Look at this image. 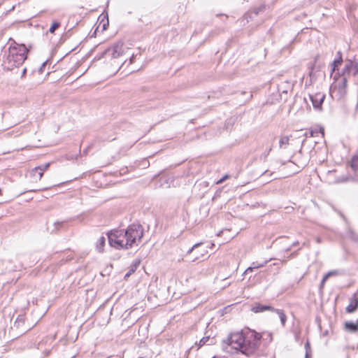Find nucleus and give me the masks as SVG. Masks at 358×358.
Segmentation results:
<instances>
[{
    "mask_svg": "<svg viewBox=\"0 0 358 358\" xmlns=\"http://www.w3.org/2000/svg\"><path fill=\"white\" fill-rule=\"evenodd\" d=\"M261 338L260 334L248 329L230 334L227 339L223 340L222 348L227 352L231 348L250 356L259 347Z\"/></svg>",
    "mask_w": 358,
    "mask_h": 358,
    "instance_id": "nucleus-1",
    "label": "nucleus"
},
{
    "mask_svg": "<svg viewBox=\"0 0 358 358\" xmlns=\"http://www.w3.org/2000/svg\"><path fill=\"white\" fill-rule=\"evenodd\" d=\"M143 236L141 224H132L126 229H115L108 234L109 244L117 250H129L138 247Z\"/></svg>",
    "mask_w": 358,
    "mask_h": 358,
    "instance_id": "nucleus-2",
    "label": "nucleus"
},
{
    "mask_svg": "<svg viewBox=\"0 0 358 358\" xmlns=\"http://www.w3.org/2000/svg\"><path fill=\"white\" fill-rule=\"evenodd\" d=\"M28 49L24 44L17 43L13 41L2 59V66L8 71L21 66L27 57Z\"/></svg>",
    "mask_w": 358,
    "mask_h": 358,
    "instance_id": "nucleus-3",
    "label": "nucleus"
},
{
    "mask_svg": "<svg viewBox=\"0 0 358 358\" xmlns=\"http://www.w3.org/2000/svg\"><path fill=\"white\" fill-rule=\"evenodd\" d=\"M358 73V65L357 63L352 62L351 61H348L345 64L344 69L343 70V76L342 83L343 86L344 87H346L347 85V76H355Z\"/></svg>",
    "mask_w": 358,
    "mask_h": 358,
    "instance_id": "nucleus-4",
    "label": "nucleus"
},
{
    "mask_svg": "<svg viewBox=\"0 0 358 358\" xmlns=\"http://www.w3.org/2000/svg\"><path fill=\"white\" fill-rule=\"evenodd\" d=\"M105 53L113 58H117L122 55L124 53L123 43L120 41L115 43L111 47L108 48Z\"/></svg>",
    "mask_w": 358,
    "mask_h": 358,
    "instance_id": "nucleus-5",
    "label": "nucleus"
},
{
    "mask_svg": "<svg viewBox=\"0 0 358 358\" xmlns=\"http://www.w3.org/2000/svg\"><path fill=\"white\" fill-rule=\"evenodd\" d=\"M309 98L313 103V108L317 110H322L325 94L322 92H317L314 94H309Z\"/></svg>",
    "mask_w": 358,
    "mask_h": 358,
    "instance_id": "nucleus-6",
    "label": "nucleus"
},
{
    "mask_svg": "<svg viewBox=\"0 0 358 358\" xmlns=\"http://www.w3.org/2000/svg\"><path fill=\"white\" fill-rule=\"evenodd\" d=\"M24 317L23 315H18L13 324V326L11 327V329H16L19 330L18 334L20 335L23 334L29 329V328L24 327Z\"/></svg>",
    "mask_w": 358,
    "mask_h": 358,
    "instance_id": "nucleus-7",
    "label": "nucleus"
},
{
    "mask_svg": "<svg viewBox=\"0 0 358 358\" xmlns=\"http://www.w3.org/2000/svg\"><path fill=\"white\" fill-rule=\"evenodd\" d=\"M358 308V294H354L350 299V303L346 307L345 310L348 313H352L356 311Z\"/></svg>",
    "mask_w": 358,
    "mask_h": 358,
    "instance_id": "nucleus-8",
    "label": "nucleus"
},
{
    "mask_svg": "<svg viewBox=\"0 0 358 358\" xmlns=\"http://www.w3.org/2000/svg\"><path fill=\"white\" fill-rule=\"evenodd\" d=\"M343 329L345 331L354 334L358 331V320L356 322L346 321L344 323Z\"/></svg>",
    "mask_w": 358,
    "mask_h": 358,
    "instance_id": "nucleus-9",
    "label": "nucleus"
},
{
    "mask_svg": "<svg viewBox=\"0 0 358 358\" xmlns=\"http://www.w3.org/2000/svg\"><path fill=\"white\" fill-rule=\"evenodd\" d=\"M274 310H275V308H273V307H271L270 306H265V305H262V304H259V303L255 304L252 307V310L254 313H261V312H264L265 310L274 311Z\"/></svg>",
    "mask_w": 358,
    "mask_h": 358,
    "instance_id": "nucleus-10",
    "label": "nucleus"
},
{
    "mask_svg": "<svg viewBox=\"0 0 358 358\" xmlns=\"http://www.w3.org/2000/svg\"><path fill=\"white\" fill-rule=\"evenodd\" d=\"M267 263H268L267 260L264 261V262H262L261 264H258L257 262H253L252 266L248 267L245 270V273H247L249 271H252L254 269H257V268H259L264 267Z\"/></svg>",
    "mask_w": 358,
    "mask_h": 358,
    "instance_id": "nucleus-11",
    "label": "nucleus"
},
{
    "mask_svg": "<svg viewBox=\"0 0 358 358\" xmlns=\"http://www.w3.org/2000/svg\"><path fill=\"white\" fill-rule=\"evenodd\" d=\"M139 264H140V261H136L130 266L129 271L124 275V279H127L128 277H129L132 273H134L136 271Z\"/></svg>",
    "mask_w": 358,
    "mask_h": 358,
    "instance_id": "nucleus-12",
    "label": "nucleus"
},
{
    "mask_svg": "<svg viewBox=\"0 0 358 358\" xmlns=\"http://www.w3.org/2000/svg\"><path fill=\"white\" fill-rule=\"evenodd\" d=\"M106 243V238L104 236H101L96 242V249L99 252L103 251V247Z\"/></svg>",
    "mask_w": 358,
    "mask_h": 358,
    "instance_id": "nucleus-13",
    "label": "nucleus"
},
{
    "mask_svg": "<svg viewBox=\"0 0 358 358\" xmlns=\"http://www.w3.org/2000/svg\"><path fill=\"white\" fill-rule=\"evenodd\" d=\"M274 312H275L278 315L280 322H281V324L284 327L285 325V322H286V320H287V317H286L285 314L284 313V312L282 310H279V309H275Z\"/></svg>",
    "mask_w": 358,
    "mask_h": 358,
    "instance_id": "nucleus-14",
    "label": "nucleus"
},
{
    "mask_svg": "<svg viewBox=\"0 0 358 358\" xmlns=\"http://www.w3.org/2000/svg\"><path fill=\"white\" fill-rule=\"evenodd\" d=\"M50 165V163H46V164L40 165L38 166H36L32 169V173L37 172L38 171H41L44 173L46 170H48Z\"/></svg>",
    "mask_w": 358,
    "mask_h": 358,
    "instance_id": "nucleus-15",
    "label": "nucleus"
},
{
    "mask_svg": "<svg viewBox=\"0 0 358 358\" xmlns=\"http://www.w3.org/2000/svg\"><path fill=\"white\" fill-rule=\"evenodd\" d=\"M289 136H282L280 139L279 144L280 148H285L289 144Z\"/></svg>",
    "mask_w": 358,
    "mask_h": 358,
    "instance_id": "nucleus-16",
    "label": "nucleus"
},
{
    "mask_svg": "<svg viewBox=\"0 0 358 358\" xmlns=\"http://www.w3.org/2000/svg\"><path fill=\"white\" fill-rule=\"evenodd\" d=\"M60 27V22H57V21H55L52 23L50 29H49V31L50 33L51 34H54L55 30L57 29H58L59 27Z\"/></svg>",
    "mask_w": 358,
    "mask_h": 358,
    "instance_id": "nucleus-17",
    "label": "nucleus"
},
{
    "mask_svg": "<svg viewBox=\"0 0 358 358\" xmlns=\"http://www.w3.org/2000/svg\"><path fill=\"white\" fill-rule=\"evenodd\" d=\"M310 137H314L318 133H321L322 136L324 135V129L322 128L320 129V131L315 130H310Z\"/></svg>",
    "mask_w": 358,
    "mask_h": 358,
    "instance_id": "nucleus-18",
    "label": "nucleus"
},
{
    "mask_svg": "<svg viewBox=\"0 0 358 358\" xmlns=\"http://www.w3.org/2000/svg\"><path fill=\"white\" fill-rule=\"evenodd\" d=\"M340 274V272L338 270L331 271L328 273H327L324 275H326V278H329L331 276H336Z\"/></svg>",
    "mask_w": 358,
    "mask_h": 358,
    "instance_id": "nucleus-19",
    "label": "nucleus"
},
{
    "mask_svg": "<svg viewBox=\"0 0 358 358\" xmlns=\"http://www.w3.org/2000/svg\"><path fill=\"white\" fill-rule=\"evenodd\" d=\"M31 174L33 175V176H34L36 179L41 180V178L43 177V171H38L37 172H34V173H32V172H31Z\"/></svg>",
    "mask_w": 358,
    "mask_h": 358,
    "instance_id": "nucleus-20",
    "label": "nucleus"
},
{
    "mask_svg": "<svg viewBox=\"0 0 358 358\" xmlns=\"http://www.w3.org/2000/svg\"><path fill=\"white\" fill-rule=\"evenodd\" d=\"M202 244V243H197L196 244H194L187 252V254H190L192 253L195 249H196L197 248H199L201 245Z\"/></svg>",
    "mask_w": 358,
    "mask_h": 358,
    "instance_id": "nucleus-21",
    "label": "nucleus"
},
{
    "mask_svg": "<svg viewBox=\"0 0 358 358\" xmlns=\"http://www.w3.org/2000/svg\"><path fill=\"white\" fill-rule=\"evenodd\" d=\"M209 340V337H203V338H201L199 341V346L201 347L203 345H204L207 341Z\"/></svg>",
    "mask_w": 358,
    "mask_h": 358,
    "instance_id": "nucleus-22",
    "label": "nucleus"
},
{
    "mask_svg": "<svg viewBox=\"0 0 358 358\" xmlns=\"http://www.w3.org/2000/svg\"><path fill=\"white\" fill-rule=\"evenodd\" d=\"M305 348H306V358H308V351L310 350V343H309L308 341H307L305 343Z\"/></svg>",
    "mask_w": 358,
    "mask_h": 358,
    "instance_id": "nucleus-23",
    "label": "nucleus"
},
{
    "mask_svg": "<svg viewBox=\"0 0 358 358\" xmlns=\"http://www.w3.org/2000/svg\"><path fill=\"white\" fill-rule=\"evenodd\" d=\"M341 62H342L341 58H340L339 59H335L334 61V71H335L336 66H338V65L341 64Z\"/></svg>",
    "mask_w": 358,
    "mask_h": 358,
    "instance_id": "nucleus-24",
    "label": "nucleus"
},
{
    "mask_svg": "<svg viewBox=\"0 0 358 358\" xmlns=\"http://www.w3.org/2000/svg\"><path fill=\"white\" fill-rule=\"evenodd\" d=\"M329 278H326V275H324L322 281H321V283H320V288H322L326 282V281L328 280Z\"/></svg>",
    "mask_w": 358,
    "mask_h": 358,
    "instance_id": "nucleus-25",
    "label": "nucleus"
},
{
    "mask_svg": "<svg viewBox=\"0 0 358 358\" xmlns=\"http://www.w3.org/2000/svg\"><path fill=\"white\" fill-rule=\"evenodd\" d=\"M229 178V176L228 175H225L224 176H223L221 179H220L218 181H217V184H221L226 179H227Z\"/></svg>",
    "mask_w": 358,
    "mask_h": 358,
    "instance_id": "nucleus-26",
    "label": "nucleus"
},
{
    "mask_svg": "<svg viewBox=\"0 0 358 358\" xmlns=\"http://www.w3.org/2000/svg\"><path fill=\"white\" fill-rule=\"evenodd\" d=\"M271 150H272V147L270 146L269 148L264 152V155L265 158L268 155V154Z\"/></svg>",
    "mask_w": 358,
    "mask_h": 358,
    "instance_id": "nucleus-27",
    "label": "nucleus"
},
{
    "mask_svg": "<svg viewBox=\"0 0 358 358\" xmlns=\"http://www.w3.org/2000/svg\"><path fill=\"white\" fill-rule=\"evenodd\" d=\"M265 8V6H262L261 7H259L257 10V11L256 12V14H258L259 12L263 10Z\"/></svg>",
    "mask_w": 358,
    "mask_h": 358,
    "instance_id": "nucleus-28",
    "label": "nucleus"
},
{
    "mask_svg": "<svg viewBox=\"0 0 358 358\" xmlns=\"http://www.w3.org/2000/svg\"><path fill=\"white\" fill-rule=\"evenodd\" d=\"M352 238H353L355 241H358V236L352 232Z\"/></svg>",
    "mask_w": 358,
    "mask_h": 358,
    "instance_id": "nucleus-29",
    "label": "nucleus"
},
{
    "mask_svg": "<svg viewBox=\"0 0 358 358\" xmlns=\"http://www.w3.org/2000/svg\"><path fill=\"white\" fill-rule=\"evenodd\" d=\"M304 136H305L306 138L310 137V133H309V131H306V132L304 133Z\"/></svg>",
    "mask_w": 358,
    "mask_h": 358,
    "instance_id": "nucleus-30",
    "label": "nucleus"
},
{
    "mask_svg": "<svg viewBox=\"0 0 358 358\" xmlns=\"http://www.w3.org/2000/svg\"><path fill=\"white\" fill-rule=\"evenodd\" d=\"M26 72H27V69H26V68H24V69H23L22 72V77H24V75H25Z\"/></svg>",
    "mask_w": 358,
    "mask_h": 358,
    "instance_id": "nucleus-31",
    "label": "nucleus"
},
{
    "mask_svg": "<svg viewBox=\"0 0 358 358\" xmlns=\"http://www.w3.org/2000/svg\"><path fill=\"white\" fill-rule=\"evenodd\" d=\"M207 250H203V251H201V256H204L206 254H207Z\"/></svg>",
    "mask_w": 358,
    "mask_h": 358,
    "instance_id": "nucleus-32",
    "label": "nucleus"
},
{
    "mask_svg": "<svg viewBox=\"0 0 358 358\" xmlns=\"http://www.w3.org/2000/svg\"><path fill=\"white\" fill-rule=\"evenodd\" d=\"M45 62L43 63L42 66L40 68V71H42L43 67L45 66Z\"/></svg>",
    "mask_w": 358,
    "mask_h": 358,
    "instance_id": "nucleus-33",
    "label": "nucleus"
},
{
    "mask_svg": "<svg viewBox=\"0 0 358 358\" xmlns=\"http://www.w3.org/2000/svg\"><path fill=\"white\" fill-rule=\"evenodd\" d=\"M133 59H134V55H132V57L130 58V63L133 62Z\"/></svg>",
    "mask_w": 358,
    "mask_h": 358,
    "instance_id": "nucleus-34",
    "label": "nucleus"
},
{
    "mask_svg": "<svg viewBox=\"0 0 358 358\" xmlns=\"http://www.w3.org/2000/svg\"><path fill=\"white\" fill-rule=\"evenodd\" d=\"M198 259H199V257H196L193 259V261H196V260H198Z\"/></svg>",
    "mask_w": 358,
    "mask_h": 358,
    "instance_id": "nucleus-35",
    "label": "nucleus"
},
{
    "mask_svg": "<svg viewBox=\"0 0 358 358\" xmlns=\"http://www.w3.org/2000/svg\"><path fill=\"white\" fill-rule=\"evenodd\" d=\"M268 171L264 172V175H266Z\"/></svg>",
    "mask_w": 358,
    "mask_h": 358,
    "instance_id": "nucleus-36",
    "label": "nucleus"
},
{
    "mask_svg": "<svg viewBox=\"0 0 358 358\" xmlns=\"http://www.w3.org/2000/svg\"><path fill=\"white\" fill-rule=\"evenodd\" d=\"M213 245H214V244H213V243H212V244L210 245V248H212Z\"/></svg>",
    "mask_w": 358,
    "mask_h": 358,
    "instance_id": "nucleus-37",
    "label": "nucleus"
},
{
    "mask_svg": "<svg viewBox=\"0 0 358 358\" xmlns=\"http://www.w3.org/2000/svg\"><path fill=\"white\" fill-rule=\"evenodd\" d=\"M213 358H215V357H213Z\"/></svg>",
    "mask_w": 358,
    "mask_h": 358,
    "instance_id": "nucleus-38",
    "label": "nucleus"
},
{
    "mask_svg": "<svg viewBox=\"0 0 358 358\" xmlns=\"http://www.w3.org/2000/svg\"><path fill=\"white\" fill-rule=\"evenodd\" d=\"M357 158H358V157H357Z\"/></svg>",
    "mask_w": 358,
    "mask_h": 358,
    "instance_id": "nucleus-39",
    "label": "nucleus"
}]
</instances>
